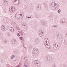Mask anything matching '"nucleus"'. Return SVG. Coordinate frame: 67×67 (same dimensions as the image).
<instances>
[{"mask_svg": "<svg viewBox=\"0 0 67 67\" xmlns=\"http://www.w3.org/2000/svg\"><path fill=\"white\" fill-rule=\"evenodd\" d=\"M48 38H46L44 40V45L48 48H52V46L50 45L49 43V42ZM47 41L48 42H47Z\"/></svg>", "mask_w": 67, "mask_h": 67, "instance_id": "f257e3e1", "label": "nucleus"}, {"mask_svg": "<svg viewBox=\"0 0 67 67\" xmlns=\"http://www.w3.org/2000/svg\"><path fill=\"white\" fill-rule=\"evenodd\" d=\"M22 15V14H20V15L19 14V13H17L15 15V17L17 19H21V18H23V16L21 17V16Z\"/></svg>", "mask_w": 67, "mask_h": 67, "instance_id": "f03ea898", "label": "nucleus"}, {"mask_svg": "<svg viewBox=\"0 0 67 67\" xmlns=\"http://www.w3.org/2000/svg\"><path fill=\"white\" fill-rule=\"evenodd\" d=\"M52 5L55 9H57L59 8L58 6V5H57V4L55 3H52Z\"/></svg>", "mask_w": 67, "mask_h": 67, "instance_id": "7ed1b4c3", "label": "nucleus"}, {"mask_svg": "<svg viewBox=\"0 0 67 67\" xmlns=\"http://www.w3.org/2000/svg\"><path fill=\"white\" fill-rule=\"evenodd\" d=\"M53 47L54 49L56 51L58 50V49H59V47H58V45H57V46L56 44V43L53 44Z\"/></svg>", "mask_w": 67, "mask_h": 67, "instance_id": "20e7f679", "label": "nucleus"}, {"mask_svg": "<svg viewBox=\"0 0 67 67\" xmlns=\"http://www.w3.org/2000/svg\"><path fill=\"white\" fill-rule=\"evenodd\" d=\"M33 52L34 54H37V53H38V50L37 48H34L33 49Z\"/></svg>", "mask_w": 67, "mask_h": 67, "instance_id": "39448f33", "label": "nucleus"}, {"mask_svg": "<svg viewBox=\"0 0 67 67\" xmlns=\"http://www.w3.org/2000/svg\"><path fill=\"white\" fill-rule=\"evenodd\" d=\"M14 4L16 5H18L19 3V0H13Z\"/></svg>", "mask_w": 67, "mask_h": 67, "instance_id": "423d86ee", "label": "nucleus"}, {"mask_svg": "<svg viewBox=\"0 0 67 67\" xmlns=\"http://www.w3.org/2000/svg\"><path fill=\"white\" fill-rule=\"evenodd\" d=\"M15 10V8H14V6H12V7H11L9 8V11L10 12H13Z\"/></svg>", "mask_w": 67, "mask_h": 67, "instance_id": "0eeeda50", "label": "nucleus"}, {"mask_svg": "<svg viewBox=\"0 0 67 67\" xmlns=\"http://www.w3.org/2000/svg\"><path fill=\"white\" fill-rule=\"evenodd\" d=\"M39 33L40 36H41V37H42V36H43L44 34L43 33V31H42V30H40L39 31Z\"/></svg>", "mask_w": 67, "mask_h": 67, "instance_id": "6e6552de", "label": "nucleus"}, {"mask_svg": "<svg viewBox=\"0 0 67 67\" xmlns=\"http://www.w3.org/2000/svg\"><path fill=\"white\" fill-rule=\"evenodd\" d=\"M3 3L4 5H7L8 4V3L6 1H3Z\"/></svg>", "mask_w": 67, "mask_h": 67, "instance_id": "1a4fd4ad", "label": "nucleus"}, {"mask_svg": "<svg viewBox=\"0 0 67 67\" xmlns=\"http://www.w3.org/2000/svg\"><path fill=\"white\" fill-rule=\"evenodd\" d=\"M36 8L37 10H41V5H37L36 6Z\"/></svg>", "mask_w": 67, "mask_h": 67, "instance_id": "9d476101", "label": "nucleus"}, {"mask_svg": "<svg viewBox=\"0 0 67 67\" xmlns=\"http://www.w3.org/2000/svg\"><path fill=\"white\" fill-rule=\"evenodd\" d=\"M46 60L48 62H50L52 60V59H51L50 56H48L46 59Z\"/></svg>", "mask_w": 67, "mask_h": 67, "instance_id": "9b49d317", "label": "nucleus"}, {"mask_svg": "<svg viewBox=\"0 0 67 67\" xmlns=\"http://www.w3.org/2000/svg\"><path fill=\"white\" fill-rule=\"evenodd\" d=\"M62 37V36H61L60 34H59L57 36V38L58 39H60Z\"/></svg>", "mask_w": 67, "mask_h": 67, "instance_id": "f8f14e48", "label": "nucleus"}, {"mask_svg": "<svg viewBox=\"0 0 67 67\" xmlns=\"http://www.w3.org/2000/svg\"><path fill=\"white\" fill-rule=\"evenodd\" d=\"M1 30L2 31H4L5 30V28L4 26L2 25L1 26Z\"/></svg>", "mask_w": 67, "mask_h": 67, "instance_id": "ddd939ff", "label": "nucleus"}, {"mask_svg": "<svg viewBox=\"0 0 67 67\" xmlns=\"http://www.w3.org/2000/svg\"><path fill=\"white\" fill-rule=\"evenodd\" d=\"M10 32H13L14 31V28L12 27H10Z\"/></svg>", "mask_w": 67, "mask_h": 67, "instance_id": "4468645a", "label": "nucleus"}, {"mask_svg": "<svg viewBox=\"0 0 67 67\" xmlns=\"http://www.w3.org/2000/svg\"><path fill=\"white\" fill-rule=\"evenodd\" d=\"M65 20L64 19H62L61 20V22L62 23H65Z\"/></svg>", "mask_w": 67, "mask_h": 67, "instance_id": "2eb2a0df", "label": "nucleus"}, {"mask_svg": "<svg viewBox=\"0 0 67 67\" xmlns=\"http://www.w3.org/2000/svg\"><path fill=\"white\" fill-rule=\"evenodd\" d=\"M20 33L21 35H22V36H23V35H25V34H24V32H20Z\"/></svg>", "mask_w": 67, "mask_h": 67, "instance_id": "dca6fc26", "label": "nucleus"}, {"mask_svg": "<svg viewBox=\"0 0 67 67\" xmlns=\"http://www.w3.org/2000/svg\"><path fill=\"white\" fill-rule=\"evenodd\" d=\"M40 41V40L38 38H37L36 40V42H37V43H38V42H39V41Z\"/></svg>", "mask_w": 67, "mask_h": 67, "instance_id": "f3484780", "label": "nucleus"}, {"mask_svg": "<svg viewBox=\"0 0 67 67\" xmlns=\"http://www.w3.org/2000/svg\"><path fill=\"white\" fill-rule=\"evenodd\" d=\"M37 63H38V62H37V61H35L34 62V64H35V65H36Z\"/></svg>", "mask_w": 67, "mask_h": 67, "instance_id": "a211bd4d", "label": "nucleus"}, {"mask_svg": "<svg viewBox=\"0 0 67 67\" xmlns=\"http://www.w3.org/2000/svg\"><path fill=\"white\" fill-rule=\"evenodd\" d=\"M16 40L15 39H13V40H12V42H16Z\"/></svg>", "mask_w": 67, "mask_h": 67, "instance_id": "6ab92c4d", "label": "nucleus"}, {"mask_svg": "<svg viewBox=\"0 0 67 67\" xmlns=\"http://www.w3.org/2000/svg\"><path fill=\"white\" fill-rule=\"evenodd\" d=\"M56 65L53 64L52 65V67H56Z\"/></svg>", "mask_w": 67, "mask_h": 67, "instance_id": "aec40b11", "label": "nucleus"}, {"mask_svg": "<svg viewBox=\"0 0 67 67\" xmlns=\"http://www.w3.org/2000/svg\"><path fill=\"white\" fill-rule=\"evenodd\" d=\"M22 25L23 26H25L26 25V23H24L23 24H22Z\"/></svg>", "mask_w": 67, "mask_h": 67, "instance_id": "412c9836", "label": "nucleus"}, {"mask_svg": "<svg viewBox=\"0 0 67 67\" xmlns=\"http://www.w3.org/2000/svg\"><path fill=\"white\" fill-rule=\"evenodd\" d=\"M2 35H3L2 34V33L0 34V38H1V37H2Z\"/></svg>", "mask_w": 67, "mask_h": 67, "instance_id": "4be33fe9", "label": "nucleus"}, {"mask_svg": "<svg viewBox=\"0 0 67 67\" xmlns=\"http://www.w3.org/2000/svg\"><path fill=\"white\" fill-rule=\"evenodd\" d=\"M60 12H61V11L60 9H59L58 11V13H60Z\"/></svg>", "mask_w": 67, "mask_h": 67, "instance_id": "5701e85b", "label": "nucleus"}, {"mask_svg": "<svg viewBox=\"0 0 67 67\" xmlns=\"http://www.w3.org/2000/svg\"><path fill=\"white\" fill-rule=\"evenodd\" d=\"M12 43L13 44H15L16 43V42H13V41H12Z\"/></svg>", "mask_w": 67, "mask_h": 67, "instance_id": "b1692460", "label": "nucleus"}, {"mask_svg": "<svg viewBox=\"0 0 67 67\" xmlns=\"http://www.w3.org/2000/svg\"><path fill=\"white\" fill-rule=\"evenodd\" d=\"M17 27V29L18 30H20V28H19V27Z\"/></svg>", "mask_w": 67, "mask_h": 67, "instance_id": "393cba45", "label": "nucleus"}, {"mask_svg": "<svg viewBox=\"0 0 67 67\" xmlns=\"http://www.w3.org/2000/svg\"><path fill=\"white\" fill-rule=\"evenodd\" d=\"M63 67H66V65L65 64H64L63 65Z\"/></svg>", "mask_w": 67, "mask_h": 67, "instance_id": "a878e982", "label": "nucleus"}, {"mask_svg": "<svg viewBox=\"0 0 67 67\" xmlns=\"http://www.w3.org/2000/svg\"><path fill=\"white\" fill-rule=\"evenodd\" d=\"M38 62L37 64H36V65L37 66H39V64H38Z\"/></svg>", "mask_w": 67, "mask_h": 67, "instance_id": "bb28decb", "label": "nucleus"}, {"mask_svg": "<svg viewBox=\"0 0 67 67\" xmlns=\"http://www.w3.org/2000/svg\"><path fill=\"white\" fill-rule=\"evenodd\" d=\"M17 35L18 36H20V34H19V33H18Z\"/></svg>", "mask_w": 67, "mask_h": 67, "instance_id": "cd10ccee", "label": "nucleus"}, {"mask_svg": "<svg viewBox=\"0 0 67 67\" xmlns=\"http://www.w3.org/2000/svg\"><path fill=\"white\" fill-rule=\"evenodd\" d=\"M20 38L21 40H23V37H20Z\"/></svg>", "mask_w": 67, "mask_h": 67, "instance_id": "c85d7f7f", "label": "nucleus"}, {"mask_svg": "<svg viewBox=\"0 0 67 67\" xmlns=\"http://www.w3.org/2000/svg\"><path fill=\"white\" fill-rule=\"evenodd\" d=\"M10 34L9 33H7V36H9Z\"/></svg>", "mask_w": 67, "mask_h": 67, "instance_id": "c756f323", "label": "nucleus"}, {"mask_svg": "<svg viewBox=\"0 0 67 67\" xmlns=\"http://www.w3.org/2000/svg\"><path fill=\"white\" fill-rule=\"evenodd\" d=\"M65 45H67V42H65Z\"/></svg>", "mask_w": 67, "mask_h": 67, "instance_id": "7c9ffc66", "label": "nucleus"}, {"mask_svg": "<svg viewBox=\"0 0 67 67\" xmlns=\"http://www.w3.org/2000/svg\"><path fill=\"white\" fill-rule=\"evenodd\" d=\"M16 67H20V65H18L17 66H16Z\"/></svg>", "mask_w": 67, "mask_h": 67, "instance_id": "2f4dec72", "label": "nucleus"}, {"mask_svg": "<svg viewBox=\"0 0 67 67\" xmlns=\"http://www.w3.org/2000/svg\"><path fill=\"white\" fill-rule=\"evenodd\" d=\"M12 23L13 24H15V23H14V22H13Z\"/></svg>", "mask_w": 67, "mask_h": 67, "instance_id": "473e14b6", "label": "nucleus"}, {"mask_svg": "<svg viewBox=\"0 0 67 67\" xmlns=\"http://www.w3.org/2000/svg\"><path fill=\"white\" fill-rule=\"evenodd\" d=\"M12 57H15V56L14 55H13L12 56Z\"/></svg>", "mask_w": 67, "mask_h": 67, "instance_id": "72a5a7b5", "label": "nucleus"}, {"mask_svg": "<svg viewBox=\"0 0 67 67\" xmlns=\"http://www.w3.org/2000/svg\"><path fill=\"white\" fill-rule=\"evenodd\" d=\"M6 42H7V41H4V43H6Z\"/></svg>", "mask_w": 67, "mask_h": 67, "instance_id": "f704fd0d", "label": "nucleus"}, {"mask_svg": "<svg viewBox=\"0 0 67 67\" xmlns=\"http://www.w3.org/2000/svg\"><path fill=\"white\" fill-rule=\"evenodd\" d=\"M24 66H26V65L25 64H24Z\"/></svg>", "mask_w": 67, "mask_h": 67, "instance_id": "c9c22d12", "label": "nucleus"}, {"mask_svg": "<svg viewBox=\"0 0 67 67\" xmlns=\"http://www.w3.org/2000/svg\"><path fill=\"white\" fill-rule=\"evenodd\" d=\"M53 27H56V26H53Z\"/></svg>", "mask_w": 67, "mask_h": 67, "instance_id": "e433bc0d", "label": "nucleus"}, {"mask_svg": "<svg viewBox=\"0 0 67 67\" xmlns=\"http://www.w3.org/2000/svg\"><path fill=\"white\" fill-rule=\"evenodd\" d=\"M13 57H11V59H13Z\"/></svg>", "mask_w": 67, "mask_h": 67, "instance_id": "4c0bfd02", "label": "nucleus"}, {"mask_svg": "<svg viewBox=\"0 0 67 67\" xmlns=\"http://www.w3.org/2000/svg\"><path fill=\"white\" fill-rule=\"evenodd\" d=\"M16 60H13V62H15V61H16Z\"/></svg>", "mask_w": 67, "mask_h": 67, "instance_id": "58836bf2", "label": "nucleus"}, {"mask_svg": "<svg viewBox=\"0 0 67 67\" xmlns=\"http://www.w3.org/2000/svg\"><path fill=\"white\" fill-rule=\"evenodd\" d=\"M28 19H29V18H30V17H28Z\"/></svg>", "mask_w": 67, "mask_h": 67, "instance_id": "ea45409f", "label": "nucleus"}, {"mask_svg": "<svg viewBox=\"0 0 67 67\" xmlns=\"http://www.w3.org/2000/svg\"><path fill=\"white\" fill-rule=\"evenodd\" d=\"M51 55H53V53H51Z\"/></svg>", "mask_w": 67, "mask_h": 67, "instance_id": "a19ab883", "label": "nucleus"}, {"mask_svg": "<svg viewBox=\"0 0 67 67\" xmlns=\"http://www.w3.org/2000/svg\"><path fill=\"white\" fill-rule=\"evenodd\" d=\"M24 59H25V57H24Z\"/></svg>", "mask_w": 67, "mask_h": 67, "instance_id": "79ce46f5", "label": "nucleus"}, {"mask_svg": "<svg viewBox=\"0 0 67 67\" xmlns=\"http://www.w3.org/2000/svg\"><path fill=\"white\" fill-rule=\"evenodd\" d=\"M24 48H25V47H24Z\"/></svg>", "mask_w": 67, "mask_h": 67, "instance_id": "37998d69", "label": "nucleus"}, {"mask_svg": "<svg viewBox=\"0 0 67 67\" xmlns=\"http://www.w3.org/2000/svg\"><path fill=\"white\" fill-rule=\"evenodd\" d=\"M39 66H40V63H39Z\"/></svg>", "mask_w": 67, "mask_h": 67, "instance_id": "c03bdc74", "label": "nucleus"}, {"mask_svg": "<svg viewBox=\"0 0 67 67\" xmlns=\"http://www.w3.org/2000/svg\"><path fill=\"white\" fill-rule=\"evenodd\" d=\"M26 67H27V66L26 65Z\"/></svg>", "mask_w": 67, "mask_h": 67, "instance_id": "a18cd8bd", "label": "nucleus"}, {"mask_svg": "<svg viewBox=\"0 0 67 67\" xmlns=\"http://www.w3.org/2000/svg\"><path fill=\"white\" fill-rule=\"evenodd\" d=\"M26 18H28L27 16H26Z\"/></svg>", "mask_w": 67, "mask_h": 67, "instance_id": "49530a36", "label": "nucleus"}, {"mask_svg": "<svg viewBox=\"0 0 67 67\" xmlns=\"http://www.w3.org/2000/svg\"><path fill=\"white\" fill-rule=\"evenodd\" d=\"M12 67H16H16H13V66H12Z\"/></svg>", "mask_w": 67, "mask_h": 67, "instance_id": "de8ad7c7", "label": "nucleus"}, {"mask_svg": "<svg viewBox=\"0 0 67 67\" xmlns=\"http://www.w3.org/2000/svg\"><path fill=\"white\" fill-rule=\"evenodd\" d=\"M40 18V16H39V18Z\"/></svg>", "mask_w": 67, "mask_h": 67, "instance_id": "09e8293b", "label": "nucleus"}]
</instances>
